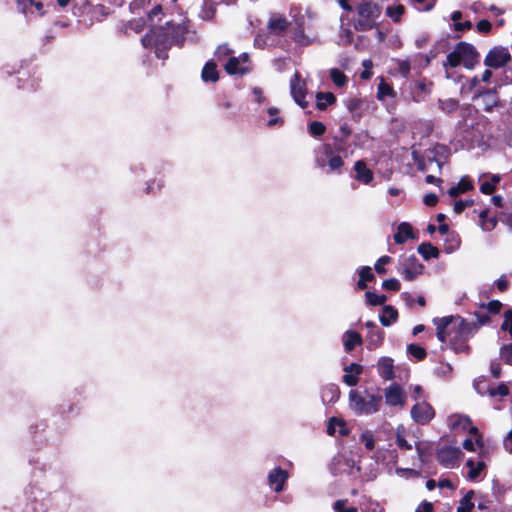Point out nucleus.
I'll list each match as a JSON object with an SVG mask.
<instances>
[{
  "instance_id": "nucleus-51",
  "label": "nucleus",
  "mask_w": 512,
  "mask_h": 512,
  "mask_svg": "<svg viewBox=\"0 0 512 512\" xmlns=\"http://www.w3.org/2000/svg\"><path fill=\"white\" fill-rule=\"evenodd\" d=\"M392 260V258L390 256H387V255H384L382 257H380L375 265H374V268H375V271L379 274V275H384L387 273V269L384 267L386 264L390 263Z\"/></svg>"
},
{
  "instance_id": "nucleus-52",
  "label": "nucleus",
  "mask_w": 512,
  "mask_h": 512,
  "mask_svg": "<svg viewBox=\"0 0 512 512\" xmlns=\"http://www.w3.org/2000/svg\"><path fill=\"white\" fill-rule=\"evenodd\" d=\"M156 33L155 29H152L149 33H146L142 39L141 43L145 48H155L156 49Z\"/></svg>"
},
{
  "instance_id": "nucleus-28",
  "label": "nucleus",
  "mask_w": 512,
  "mask_h": 512,
  "mask_svg": "<svg viewBox=\"0 0 512 512\" xmlns=\"http://www.w3.org/2000/svg\"><path fill=\"white\" fill-rule=\"evenodd\" d=\"M336 96L332 92H317L316 93V108L324 111L328 106L336 103Z\"/></svg>"
},
{
  "instance_id": "nucleus-32",
  "label": "nucleus",
  "mask_w": 512,
  "mask_h": 512,
  "mask_svg": "<svg viewBox=\"0 0 512 512\" xmlns=\"http://www.w3.org/2000/svg\"><path fill=\"white\" fill-rule=\"evenodd\" d=\"M145 26L146 21L144 18L132 19L122 26L121 32L127 34L128 30H133L136 33H140L144 30Z\"/></svg>"
},
{
  "instance_id": "nucleus-60",
  "label": "nucleus",
  "mask_w": 512,
  "mask_h": 512,
  "mask_svg": "<svg viewBox=\"0 0 512 512\" xmlns=\"http://www.w3.org/2000/svg\"><path fill=\"white\" fill-rule=\"evenodd\" d=\"M347 500H337L334 503L335 512H358L356 507H346Z\"/></svg>"
},
{
  "instance_id": "nucleus-55",
  "label": "nucleus",
  "mask_w": 512,
  "mask_h": 512,
  "mask_svg": "<svg viewBox=\"0 0 512 512\" xmlns=\"http://www.w3.org/2000/svg\"><path fill=\"white\" fill-rule=\"evenodd\" d=\"M473 205H474L473 199L457 200L454 203L453 210L456 214H461L467 207H471Z\"/></svg>"
},
{
  "instance_id": "nucleus-24",
  "label": "nucleus",
  "mask_w": 512,
  "mask_h": 512,
  "mask_svg": "<svg viewBox=\"0 0 512 512\" xmlns=\"http://www.w3.org/2000/svg\"><path fill=\"white\" fill-rule=\"evenodd\" d=\"M474 189L473 182L468 176H463L456 186H452L448 190L450 197H457L461 193H465Z\"/></svg>"
},
{
  "instance_id": "nucleus-18",
  "label": "nucleus",
  "mask_w": 512,
  "mask_h": 512,
  "mask_svg": "<svg viewBox=\"0 0 512 512\" xmlns=\"http://www.w3.org/2000/svg\"><path fill=\"white\" fill-rule=\"evenodd\" d=\"M288 479V472L281 467H276L268 474V481L276 492H281Z\"/></svg>"
},
{
  "instance_id": "nucleus-35",
  "label": "nucleus",
  "mask_w": 512,
  "mask_h": 512,
  "mask_svg": "<svg viewBox=\"0 0 512 512\" xmlns=\"http://www.w3.org/2000/svg\"><path fill=\"white\" fill-rule=\"evenodd\" d=\"M479 219H480L482 228L487 231L493 230L498 223V221L495 217H489L488 209H485L480 212Z\"/></svg>"
},
{
  "instance_id": "nucleus-14",
  "label": "nucleus",
  "mask_w": 512,
  "mask_h": 512,
  "mask_svg": "<svg viewBox=\"0 0 512 512\" xmlns=\"http://www.w3.org/2000/svg\"><path fill=\"white\" fill-rule=\"evenodd\" d=\"M164 27L169 30V37L171 38L172 43L175 46L182 47L188 33L187 26L184 24H173L171 22H167Z\"/></svg>"
},
{
  "instance_id": "nucleus-61",
  "label": "nucleus",
  "mask_w": 512,
  "mask_h": 512,
  "mask_svg": "<svg viewBox=\"0 0 512 512\" xmlns=\"http://www.w3.org/2000/svg\"><path fill=\"white\" fill-rule=\"evenodd\" d=\"M477 31L482 34H488L492 30V24L486 20L482 19L476 24Z\"/></svg>"
},
{
  "instance_id": "nucleus-37",
  "label": "nucleus",
  "mask_w": 512,
  "mask_h": 512,
  "mask_svg": "<svg viewBox=\"0 0 512 512\" xmlns=\"http://www.w3.org/2000/svg\"><path fill=\"white\" fill-rule=\"evenodd\" d=\"M217 12V3L215 2H205L201 11L200 17L203 20H212Z\"/></svg>"
},
{
  "instance_id": "nucleus-57",
  "label": "nucleus",
  "mask_w": 512,
  "mask_h": 512,
  "mask_svg": "<svg viewBox=\"0 0 512 512\" xmlns=\"http://www.w3.org/2000/svg\"><path fill=\"white\" fill-rule=\"evenodd\" d=\"M232 52L228 44H221L216 48L214 55L218 60H222L228 57Z\"/></svg>"
},
{
  "instance_id": "nucleus-3",
  "label": "nucleus",
  "mask_w": 512,
  "mask_h": 512,
  "mask_svg": "<svg viewBox=\"0 0 512 512\" xmlns=\"http://www.w3.org/2000/svg\"><path fill=\"white\" fill-rule=\"evenodd\" d=\"M479 57L480 54L472 44L461 41L457 43L453 51L447 55L444 67L449 66L456 68L463 64L465 68L473 69L479 62Z\"/></svg>"
},
{
  "instance_id": "nucleus-53",
  "label": "nucleus",
  "mask_w": 512,
  "mask_h": 512,
  "mask_svg": "<svg viewBox=\"0 0 512 512\" xmlns=\"http://www.w3.org/2000/svg\"><path fill=\"white\" fill-rule=\"evenodd\" d=\"M382 287L385 290L398 292L401 289V284L396 278H389L382 282Z\"/></svg>"
},
{
  "instance_id": "nucleus-50",
  "label": "nucleus",
  "mask_w": 512,
  "mask_h": 512,
  "mask_svg": "<svg viewBox=\"0 0 512 512\" xmlns=\"http://www.w3.org/2000/svg\"><path fill=\"white\" fill-rule=\"evenodd\" d=\"M500 357L505 364L512 366V343L504 344L500 348Z\"/></svg>"
},
{
  "instance_id": "nucleus-19",
  "label": "nucleus",
  "mask_w": 512,
  "mask_h": 512,
  "mask_svg": "<svg viewBox=\"0 0 512 512\" xmlns=\"http://www.w3.org/2000/svg\"><path fill=\"white\" fill-rule=\"evenodd\" d=\"M379 376L384 380H392L395 377L394 361L390 357H381L377 363Z\"/></svg>"
},
{
  "instance_id": "nucleus-20",
  "label": "nucleus",
  "mask_w": 512,
  "mask_h": 512,
  "mask_svg": "<svg viewBox=\"0 0 512 512\" xmlns=\"http://www.w3.org/2000/svg\"><path fill=\"white\" fill-rule=\"evenodd\" d=\"M354 170L356 172V180L369 184L373 180V172L369 169L363 160H358L354 164Z\"/></svg>"
},
{
  "instance_id": "nucleus-12",
  "label": "nucleus",
  "mask_w": 512,
  "mask_h": 512,
  "mask_svg": "<svg viewBox=\"0 0 512 512\" xmlns=\"http://www.w3.org/2000/svg\"><path fill=\"white\" fill-rule=\"evenodd\" d=\"M427 161L429 164L435 162L439 169L442 168L443 161L450 156V148L447 145L436 143L432 148L426 150Z\"/></svg>"
},
{
  "instance_id": "nucleus-64",
  "label": "nucleus",
  "mask_w": 512,
  "mask_h": 512,
  "mask_svg": "<svg viewBox=\"0 0 512 512\" xmlns=\"http://www.w3.org/2000/svg\"><path fill=\"white\" fill-rule=\"evenodd\" d=\"M438 196L435 193H427L423 197V203L428 207H433L438 203Z\"/></svg>"
},
{
  "instance_id": "nucleus-26",
  "label": "nucleus",
  "mask_w": 512,
  "mask_h": 512,
  "mask_svg": "<svg viewBox=\"0 0 512 512\" xmlns=\"http://www.w3.org/2000/svg\"><path fill=\"white\" fill-rule=\"evenodd\" d=\"M225 71L229 75H245L249 72L248 67H241L240 60L237 57H230L224 66Z\"/></svg>"
},
{
  "instance_id": "nucleus-21",
  "label": "nucleus",
  "mask_w": 512,
  "mask_h": 512,
  "mask_svg": "<svg viewBox=\"0 0 512 512\" xmlns=\"http://www.w3.org/2000/svg\"><path fill=\"white\" fill-rule=\"evenodd\" d=\"M415 235L412 226L407 222H402L397 227V232L394 234V241L396 244H404L408 239H414Z\"/></svg>"
},
{
  "instance_id": "nucleus-10",
  "label": "nucleus",
  "mask_w": 512,
  "mask_h": 512,
  "mask_svg": "<svg viewBox=\"0 0 512 512\" xmlns=\"http://www.w3.org/2000/svg\"><path fill=\"white\" fill-rule=\"evenodd\" d=\"M291 95L294 101L301 107L306 108L308 102L306 101L307 88L306 84L301 82V75L296 72L290 80Z\"/></svg>"
},
{
  "instance_id": "nucleus-15",
  "label": "nucleus",
  "mask_w": 512,
  "mask_h": 512,
  "mask_svg": "<svg viewBox=\"0 0 512 512\" xmlns=\"http://www.w3.org/2000/svg\"><path fill=\"white\" fill-rule=\"evenodd\" d=\"M385 400L389 406H403L405 395L402 387L397 383H392L385 389Z\"/></svg>"
},
{
  "instance_id": "nucleus-5",
  "label": "nucleus",
  "mask_w": 512,
  "mask_h": 512,
  "mask_svg": "<svg viewBox=\"0 0 512 512\" xmlns=\"http://www.w3.org/2000/svg\"><path fill=\"white\" fill-rule=\"evenodd\" d=\"M349 400L351 408L357 414L370 415L380 410L383 397L381 394H369L367 390L364 395L357 390H351Z\"/></svg>"
},
{
  "instance_id": "nucleus-31",
  "label": "nucleus",
  "mask_w": 512,
  "mask_h": 512,
  "mask_svg": "<svg viewBox=\"0 0 512 512\" xmlns=\"http://www.w3.org/2000/svg\"><path fill=\"white\" fill-rule=\"evenodd\" d=\"M385 333L383 330L377 328L375 330H370L368 334V348L376 349L382 345L384 341Z\"/></svg>"
},
{
  "instance_id": "nucleus-43",
  "label": "nucleus",
  "mask_w": 512,
  "mask_h": 512,
  "mask_svg": "<svg viewBox=\"0 0 512 512\" xmlns=\"http://www.w3.org/2000/svg\"><path fill=\"white\" fill-rule=\"evenodd\" d=\"M474 316L476 317V322H470L471 326L475 327V333L481 326L487 325L491 322V317L487 313H482L480 311H475Z\"/></svg>"
},
{
  "instance_id": "nucleus-7",
  "label": "nucleus",
  "mask_w": 512,
  "mask_h": 512,
  "mask_svg": "<svg viewBox=\"0 0 512 512\" xmlns=\"http://www.w3.org/2000/svg\"><path fill=\"white\" fill-rule=\"evenodd\" d=\"M462 455L459 447L446 445L437 449L436 460L442 467L454 468Z\"/></svg>"
},
{
  "instance_id": "nucleus-34",
  "label": "nucleus",
  "mask_w": 512,
  "mask_h": 512,
  "mask_svg": "<svg viewBox=\"0 0 512 512\" xmlns=\"http://www.w3.org/2000/svg\"><path fill=\"white\" fill-rule=\"evenodd\" d=\"M467 467L470 468L468 472V478L471 481L476 480L480 473L485 469L486 465L483 461H479L477 464L472 459H468L466 462Z\"/></svg>"
},
{
  "instance_id": "nucleus-2",
  "label": "nucleus",
  "mask_w": 512,
  "mask_h": 512,
  "mask_svg": "<svg viewBox=\"0 0 512 512\" xmlns=\"http://www.w3.org/2000/svg\"><path fill=\"white\" fill-rule=\"evenodd\" d=\"M382 7L372 1L363 0L356 6V17L353 27L356 31H370L377 26V19L381 16Z\"/></svg>"
},
{
  "instance_id": "nucleus-58",
  "label": "nucleus",
  "mask_w": 512,
  "mask_h": 512,
  "mask_svg": "<svg viewBox=\"0 0 512 512\" xmlns=\"http://www.w3.org/2000/svg\"><path fill=\"white\" fill-rule=\"evenodd\" d=\"M358 273H359V278L366 281L367 283L375 280V276H374L370 266L361 267L359 269Z\"/></svg>"
},
{
  "instance_id": "nucleus-4",
  "label": "nucleus",
  "mask_w": 512,
  "mask_h": 512,
  "mask_svg": "<svg viewBox=\"0 0 512 512\" xmlns=\"http://www.w3.org/2000/svg\"><path fill=\"white\" fill-rule=\"evenodd\" d=\"M344 157L330 147V143H323L315 150V165L326 170L327 173L342 174Z\"/></svg>"
},
{
  "instance_id": "nucleus-48",
  "label": "nucleus",
  "mask_w": 512,
  "mask_h": 512,
  "mask_svg": "<svg viewBox=\"0 0 512 512\" xmlns=\"http://www.w3.org/2000/svg\"><path fill=\"white\" fill-rule=\"evenodd\" d=\"M360 442L364 444L368 451H372L375 448L374 435L370 430H366L360 435Z\"/></svg>"
},
{
  "instance_id": "nucleus-27",
  "label": "nucleus",
  "mask_w": 512,
  "mask_h": 512,
  "mask_svg": "<svg viewBox=\"0 0 512 512\" xmlns=\"http://www.w3.org/2000/svg\"><path fill=\"white\" fill-rule=\"evenodd\" d=\"M398 319V311L391 305H384L382 309V314L379 317L380 323L388 327L393 322H396Z\"/></svg>"
},
{
  "instance_id": "nucleus-11",
  "label": "nucleus",
  "mask_w": 512,
  "mask_h": 512,
  "mask_svg": "<svg viewBox=\"0 0 512 512\" xmlns=\"http://www.w3.org/2000/svg\"><path fill=\"white\" fill-rule=\"evenodd\" d=\"M435 411L427 402L417 403L411 408V417L421 425L428 424L434 417Z\"/></svg>"
},
{
  "instance_id": "nucleus-44",
  "label": "nucleus",
  "mask_w": 512,
  "mask_h": 512,
  "mask_svg": "<svg viewBox=\"0 0 512 512\" xmlns=\"http://www.w3.org/2000/svg\"><path fill=\"white\" fill-rule=\"evenodd\" d=\"M407 351L411 356H413L419 361L424 360L427 356L425 348L418 344H409L407 347Z\"/></svg>"
},
{
  "instance_id": "nucleus-45",
  "label": "nucleus",
  "mask_w": 512,
  "mask_h": 512,
  "mask_svg": "<svg viewBox=\"0 0 512 512\" xmlns=\"http://www.w3.org/2000/svg\"><path fill=\"white\" fill-rule=\"evenodd\" d=\"M395 92L390 84L385 82V80H381V82L378 85V91H377V98L383 99L386 96H394Z\"/></svg>"
},
{
  "instance_id": "nucleus-1",
  "label": "nucleus",
  "mask_w": 512,
  "mask_h": 512,
  "mask_svg": "<svg viewBox=\"0 0 512 512\" xmlns=\"http://www.w3.org/2000/svg\"><path fill=\"white\" fill-rule=\"evenodd\" d=\"M436 326L437 339L448 342V346L456 353H469V339L475 334V327L470 325L465 318L459 315H449L432 320Z\"/></svg>"
},
{
  "instance_id": "nucleus-59",
  "label": "nucleus",
  "mask_w": 512,
  "mask_h": 512,
  "mask_svg": "<svg viewBox=\"0 0 512 512\" xmlns=\"http://www.w3.org/2000/svg\"><path fill=\"white\" fill-rule=\"evenodd\" d=\"M481 307H485L491 314H498L503 304L499 300H491L487 304H481Z\"/></svg>"
},
{
  "instance_id": "nucleus-25",
  "label": "nucleus",
  "mask_w": 512,
  "mask_h": 512,
  "mask_svg": "<svg viewBox=\"0 0 512 512\" xmlns=\"http://www.w3.org/2000/svg\"><path fill=\"white\" fill-rule=\"evenodd\" d=\"M289 21L286 19V17L284 16H278L276 18H271L268 22V25H267V28L268 30L275 34V35H280L282 34L284 31L287 30L288 26H289Z\"/></svg>"
},
{
  "instance_id": "nucleus-17",
  "label": "nucleus",
  "mask_w": 512,
  "mask_h": 512,
  "mask_svg": "<svg viewBox=\"0 0 512 512\" xmlns=\"http://www.w3.org/2000/svg\"><path fill=\"white\" fill-rule=\"evenodd\" d=\"M344 371L345 374L342 377L343 382L350 387H354L359 382V375L363 372V366L358 363H351L344 367Z\"/></svg>"
},
{
  "instance_id": "nucleus-62",
  "label": "nucleus",
  "mask_w": 512,
  "mask_h": 512,
  "mask_svg": "<svg viewBox=\"0 0 512 512\" xmlns=\"http://www.w3.org/2000/svg\"><path fill=\"white\" fill-rule=\"evenodd\" d=\"M490 372L495 379H499L502 375V367L498 360H492L490 363Z\"/></svg>"
},
{
  "instance_id": "nucleus-39",
  "label": "nucleus",
  "mask_w": 512,
  "mask_h": 512,
  "mask_svg": "<svg viewBox=\"0 0 512 512\" xmlns=\"http://www.w3.org/2000/svg\"><path fill=\"white\" fill-rule=\"evenodd\" d=\"M326 132V126L323 122L321 121H312L308 124V133L310 136L312 137H321L325 134Z\"/></svg>"
},
{
  "instance_id": "nucleus-38",
  "label": "nucleus",
  "mask_w": 512,
  "mask_h": 512,
  "mask_svg": "<svg viewBox=\"0 0 512 512\" xmlns=\"http://www.w3.org/2000/svg\"><path fill=\"white\" fill-rule=\"evenodd\" d=\"M474 495L473 490H469L465 496L461 499L460 505L457 507V512H471L474 508L472 497Z\"/></svg>"
},
{
  "instance_id": "nucleus-36",
  "label": "nucleus",
  "mask_w": 512,
  "mask_h": 512,
  "mask_svg": "<svg viewBox=\"0 0 512 512\" xmlns=\"http://www.w3.org/2000/svg\"><path fill=\"white\" fill-rule=\"evenodd\" d=\"M330 78L332 82L339 88L346 86L348 83V77L338 68H332L330 70Z\"/></svg>"
},
{
  "instance_id": "nucleus-9",
  "label": "nucleus",
  "mask_w": 512,
  "mask_h": 512,
  "mask_svg": "<svg viewBox=\"0 0 512 512\" xmlns=\"http://www.w3.org/2000/svg\"><path fill=\"white\" fill-rule=\"evenodd\" d=\"M450 425L453 429L461 428L463 431H467L469 434L473 436H477L476 444L478 446H483L482 437L479 434V429L476 426H473L472 421L467 415H453L449 418Z\"/></svg>"
},
{
  "instance_id": "nucleus-23",
  "label": "nucleus",
  "mask_w": 512,
  "mask_h": 512,
  "mask_svg": "<svg viewBox=\"0 0 512 512\" xmlns=\"http://www.w3.org/2000/svg\"><path fill=\"white\" fill-rule=\"evenodd\" d=\"M201 78L204 82L215 83L219 80L217 65L213 60L207 61L202 69Z\"/></svg>"
},
{
  "instance_id": "nucleus-40",
  "label": "nucleus",
  "mask_w": 512,
  "mask_h": 512,
  "mask_svg": "<svg viewBox=\"0 0 512 512\" xmlns=\"http://www.w3.org/2000/svg\"><path fill=\"white\" fill-rule=\"evenodd\" d=\"M366 303L370 306H380L384 305L387 301V296L384 294L378 295L374 292L367 291L365 293Z\"/></svg>"
},
{
  "instance_id": "nucleus-63",
  "label": "nucleus",
  "mask_w": 512,
  "mask_h": 512,
  "mask_svg": "<svg viewBox=\"0 0 512 512\" xmlns=\"http://www.w3.org/2000/svg\"><path fill=\"white\" fill-rule=\"evenodd\" d=\"M293 39L302 45L308 44L307 37L302 26H299L298 29L294 32Z\"/></svg>"
},
{
  "instance_id": "nucleus-29",
  "label": "nucleus",
  "mask_w": 512,
  "mask_h": 512,
  "mask_svg": "<svg viewBox=\"0 0 512 512\" xmlns=\"http://www.w3.org/2000/svg\"><path fill=\"white\" fill-rule=\"evenodd\" d=\"M417 251L425 260H429L431 258H438L440 255L439 249L433 246L430 242L421 243L418 246Z\"/></svg>"
},
{
  "instance_id": "nucleus-54",
  "label": "nucleus",
  "mask_w": 512,
  "mask_h": 512,
  "mask_svg": "<svg viewBox=\"0 0 512 512\" xmlns=\"http://www.w3.org/2000/svg\"><path fill=\"white\" fill-rule=\"evenodd\" d=\"M501 330L508 331L512 336V308L504 312V320L501 324Z\"/></svg>"
},
{
  "instance_id": "nucleus-46",
  "label": "nucleus",
  "mask_w": 512,
  "mask_h": 512,
  "mask_svg": "<svg viewBox=\"0 0 512 512\" xmlns=\"http://www.w3.org/2000/svg\"><path fill=\"white\" fill-rule=\"evenodd\" d=\"M269 116H270V119L268 120V123L267 125L269 127H273V126H282L284 124V120L278 116L279 114V110L275 107H270L268 108L267 110Z\"/></svg>"
},
{
  "instance_id": "nucleus-16",
  "label": "nucleus",
  "mask_w": 512,
  "mask_h": 512,
  "mask_svg": "<svg viewBox=\"0 0 512 512\" xmlns=\"http://www.w3.org/2000/svg\"><path fill=\"white\" fill-rule=\"evenodd\" d=\"M482 103V108L486 112H491L493 108L499 105V96L496 89H483L477 95Z\"/></svg>"
},
{
  "instance_id": "nucleus-22",
  "label": "nucleus",
  "mask_w": 512,
  "mask_h": 512,
  "mask_svg": "<svg viewBox=\"0 0 512 512\" xmlns=\"http://www.w3.org/2000/svg\"><path fill=\"white\" fill-rule=\"evenodd\" d=\"M363 342L361 335L353 330H348L343 335V344L346 352H351Z\"/></svg>"
},
{
  "instance_id": "nucleus-42",
  "label": "nucleus",
  "mask_w": 512,
  "mask_h": 512,
  "mask_svg": "<svg viewBox=\"0 0 512 512\" xmlns=\"http://www.w3.org/2000/svg\"><path fill=\"white\" fill-rule=\"evenodd\" d=\"M322 396H323V399H326L328 397L329 402L337 401L340 396L339 387L335 384H330L328 387H326L323 390Z\"/></svg>"
},
{
  "instance_id": "nucleus-30",
  "label": "nucleus",
  "mask_w": 512,
  "mask_h": 512,
  "mask_svg": "<svg viewBox=\"0 0 512 512\" xmlns=\"http://www.w3.org/2000/svg\"><path fill=\"white\" fill-rule=\"evenodd\" d=\"M330 147L342 155L344 158L348 156V139H345L339 135H335L332 138V142L330 143Z\"/></svg>"
},
{
  "instance_id": "nucleus-13",
  "label": "nucleus",
  "mask_w": 512,
  "mask_h": 512,
  "mask_svg": "<svg viewBox=\"0 0 512 512\" xmlns=\"http://www.w3.org/2000/svg\"><path fill=\"white\" fill-rule=\"evenodd\" d=\"M423 269V264L418 261L415 255H411L407 258L406 263L404 264L402 275L405 280L413 281L423 273Z\"/></svg>"
},
{
  "instance_id": "nucleus-56",
  "label": "nucleus",
  "mask_w": 512,
  "mask_h": 512,
  "mask_svg": "<svg viewBox=\"0 0 512 512\" xmlns=\"http://www.w3.org/2000/svg\"><path fill=\"white\" fill-rule=\"evenodd\" d=\"M490 396L505 397L509 394V388L505 383H500L497 387L489 389Z\"/></svg>"
},
{
  "instance_id": "nucleus-8",
  "label": "nucleus",
  "mask_w": 512,
  "mask_h": 512,
  "mask_svg": "<svg viewBox=\"0 0 512 512\" xmlns=\"http://www.w3.org/2000/svg\"><path fill=\"white\" fill-rule=\"evenodd\" d=\"M156 33V51L155 55L158 59L166 60L168 58V50L172 45L171 38L169 37V30L164 26L155 29Z\"/></svg>"
},
{
  "instance_id": "nucleus-41",
  "label": "nucleus",
  "mask_w": 512,
  "mask_h": 512,
  "mask_svg": "<svg viewBox=\"0 0 512 512\" xmlns=\"http://www.w3.org/2000/svg\"><path fill=\"white\" fill-rule=\"evenodd\" d=\"M405 12V7L402 4L394 5V6H388L386 8V15L390 17L393 22H399L402 15Z\"/></svg>"
},
{
  "instance_id": "nucleus-49",
  "label": "nucleus",
  "mask_w": 512,
  "mask_h": 512,
  "mask_svg": "<svg viewBox=\"0 0 512 512\" xmlns=\"http://www.w3.org/2000/svg\"><path fill=\"white\" fill-rule=\"evenodd\" d=\"M412 159L417 164V168L419 171H422V172L426 171L427 165H429V163L427 161V155L422 156L418 151L414 150L412 152Z\"/></svg>"
},
{
  "instance_id": "nucleus-47",
  "label": "nucleus",
  "mask_w": 512,
  "mask_h": 512,
  "mask_svg": "<svg viewBox=\"0 0 512 512\" xmlns=\"http://www.w3.org/2000/svg\"><path fill=\"white\" fill-rule=\"evenodd\" d=\"M82 9L84 12L91 13L93 15L100 14L102 17H105L108 14L104 5L93 6L87 1L83 4Z\"/></svg>"
},
{
  "instance_id": "nucleus-33",
  "label": "nucleus",
  "mask_w": 512,
  "mask_h": 512,
  "mask_svg": "<svg viewBox=\"0 0 512 512\" xmlns=\"http://www.w3.org/2000/svg\"><path fill=\"white\" fill-rule=\"evenodd\" d=\"M461 239L458 233L452 231L445 238V252L452 253L460 247Z\"/></svg>"
},
{
  "instance_id": "nucleus-6",
  "label": "nucleus",
  "mask_w": 512,
  "mask_h": 512,
  "mask_svg": "<svg viewBox=\"0 0 512 512\" xmlns=\"http://www.w3.org/2000/svg\"><path fill=\"white\" fill-rule=\"evenodd\" d=\"M511 60L512 57L507 47L494 46L485 56L484 65L489 68L499 69L505 67Z\"/></svg>"
}]
</instances>
